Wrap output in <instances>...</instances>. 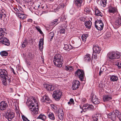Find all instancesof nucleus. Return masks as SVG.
<instances>
[{
    "mask_svg": "<svg viewBox=\"0 0 121 121\" xmlns=\"http://www.w3.org/2000/svg\"><path fill=\"white\" fill-rule=\"evenodd\" d=\"M36 101L35 99L33 98L28 102V107L30 111H32L31 113L33 115L37 114L39 110L38 105L37 102L36 103Z\"/></svg>",
    "mask_w": 121,
    "mask_h": 121,
    "instance_id": "nucleus-1",
    "label": "nucleus"
},
{
    "mask_svg": "<svg viewBox=\"0 0 121 121\" xmlns=\"http://www.w3.org/2000/svg\"><path fill=\"white\" fill-rule=\"evenodd\" d=\"M7 75L8 73L6 70L0 69V78L1 79L3 84L5 86L7 85L8 82L9 83L11 82L10 78Z\"/></svg>",
    "mask_w": 121,
    "mask_h": 121,
    "instance_id": "nucleus-2",
    "label": "nucleus"
},
{
    "mask_svg": "<svg viewBox=\"0 0 121 121\" xmlns=\"http://www.w3.org/2000/svg\"><path fill=\"white\" fill-rule=\"evenodd\" d=\"M63 57L60 54H57L54 56V63L56 66L58 67H62Z\"/></svg>",
    "mask_w": 121,
    "mask_h": 121,
    "instance_id": "nucleus-3",
    "label": "nucleus"
},
{
    "mask_svg": "<svg viewBox=\"0 0 121 121\" xmlns=\"http://www.w3.org/2000/svg\"><path fill=\"white\" fill-rule=\"evenodd\" d=\"M107 56L110 59L112 60L119 58L120 55L119 53L112 52L108 53L107 54Z\"/></svg>",
    "mask_w": 121,
    "mask_h": 121,
    "instance_id": "nucleus-4",
    "label": "nucleus"
},
{
    "mask_svg": "<svg viewBox=\"0 0 121 121\" xmlns=\"http://www.w3.org/2000/svg\"><path fill=\"white\" fill-rule=\"evenodd\" d=\"M62 95L61 92L60 90H56L53 92L52 94L53 98L56 101L59 100L61 98Z\"/></svg>",
    "mask_w": 121,
    "mask_h": 121,
    "instance_id": "nucleus-5",
    "label": "nucleus"
},
{
    "mask_svg": "<svg viewBox=\"0 0 121 121\" xmlns=\"http://www.w3.org/2000/svg\"><path fill=\"white\" fill-rule=\"evenodd\" d=\"M95 26L98 30H102L104 27V24L101 20H98L95 21Z\"/></svg>",
    "mask_w": 121,
    "mask_h": 121,
    "instance_id": "nucleus-6",
    "label": "nucleus"
},
{
    "mask_svg": "<svg viewBox=\"0 0 121 121\" xmlns=\"http://www.w3.org/2000/svg\"><path fill=\"white\" fill-rule=\"evenodd\" d=\"M14 117V113L10 110L8 111L6 114L5 118L9 121H10Z\"/></svg>",
    "mask_w": 121,
    "mask_h": 121,
    "instance_id": "nucleus-7",
    "label": "nucleus"
},
{
    "mask_svg": "<svg viewBox=\"0 0 121 121\" xmlns=\"http://www.w3.org/2000/svg\"><path fill=\"white\" fill-rule=\"evenodd\" d=\"M75 73L76 76H78L79 78L82 80L84 78V74L83 70L78 69L75 72Z\"/></svg>",
    "mask_w": 121,
    "mask_h": 121,
    "instance_id": "nucleus-8",
    "label": "nucleus"
},
{
    "mask_svg": "<svg viewBox=\"0 0 121 121\" xmlns=\"http://www.w3.org/2000/svg\"><path fill=\"white\" fill-rule=\"evenodd\" d=\"M0 42L7 46H8L10 44L9 40L6 38L4 37H3L0 38Z\"/></svg>",
    "mask_w": 121,
    "mask_h": 121,
    "instance_id": "nucleus-9",
    "label": "nucleus"
},
{
    "mask_svg": "<svg viewBox=\"0 0 121 121\" xmlns=\"http://www.w3.org/2000/svg\"><path fill=\"white\" fill-rule=\"evenodd\" d=\"M80 85V82L78 80H76L73 81L72 85L73 90H75L78 89Z\"/></svg>",
    "mask_w": 121,
    "mask_h": 121,
    "instance_id": "nucleus-10",
    "label": "nucleus"
},
{
    "mask_svg": "<svg viewBox=\"0 0 121 121\" xmlns=\"http://www.w3.org/2000/svg\"><path fill=\"white\" fill-rule=\"evenodd\" d=\"M93 49L94 54H99L100 52L101 49L98 45H94Z\"/></svg>",
    "mask_w": 121,
    "mask_h": 121,
    "instance_id": "nucleus-11",
    "label": "nucleus"
},
{
    "mask_svg": "<svg viewBox=\"0 0 121 121\" xmlns=\"http://www.w3.org/2000/svg\"><path fill=\"white\" fill-rule=\"evenodd\" d=\"M7 103L5 101H1L0 103V109L3 110L5 109L8 107Z\"/></svg>",
    "mask_w": 121,
    "mask_h": 121,
    "instance_id": "nucleus-12",
    "label": "nucleus"
},
{
    "mask_svg": "<svg viewBox=\"0 0 121 121\" xmlns=\"http://www.w3.org/2000/svg\"><path fill=\"white\" fill-rule=\"evenodd\" d=\"M58 113L59 119L61 120H63L64 118V113L62 109H59L58 110Z\"/></svg>",
    "mask_w": 121,
    "mask_h": 121,
    "instance_id": "nucleus-13",
    "label": "nucleus"
},
{
    "mask_svg": "<svg viewBox=\"0 0 121 121\" xmlns=\"http://www.w3.org/2000/svg\"><path fill=\"white\" fill-rule=\"evenodd\" d=\"M44 87L48 91L53 90L55 88V87L53 85L48 84H44Z\"/></svg>",
    "mask_w": 121,
    "mask_h": 121,
    "instance_id": "nucleus-14",
    "label": "nucleus"
},
{
    "mask_svg": "<svg viewBox=\"0 0 121 121\" xmlns=\"http://www.w3.org/2000/svg\"><path fill=\"white\" fill-rule=\"evenodd\" d=\"M108 118L112 120L113 121H115L116 120V116L114 113H109L108 115Z\"/></svg>",
    "mask_w": 121,
    "mask_h": 121,
    "instance_id": "nucleus-15",
    "label": "nucleus"
},
{
    "mask_svg": "<svg viewBox=\"0 0 121 121\" xmlns=\"http://www.w3.org/2000/svg\"><path fill=\"white\" fill-rule=\"evenodd\" d=\"M16 14L17 17L22 19H25L27 17L26 15L21 13L19 12L16 13Z\"/></svg>",
    "mask_w": 121,
    "mask_h": 121,
    "instance_id": "nucleus-16",
    "label": "nucleus"
},
{
    "mask_svg": "<svg viewBox=\"0 0 121 121\" xmlns=\"http://www.w3.org/2000/svg\"><path fill=\"white\" fill-rule=\"evenodd\" d=\"M95 15L96 16H99L101 17L103 16V15L102 13L97 8L95 9Z\"/></svg>",
    "mask_w": 121,
    "mask_h": 121,
    "instance_id": "nucleus-17",
    "label": "nucleus"
},
{
    "mask_svg": "<svg viewBox=\"0 0 121 121\" xmlns=\"http://www.w3.org/2000/svg\"><path fill=\"white\" fill-rule=\"evenodd\" d=\"M82 2V0H74V3L75 5L78 7H80Z\"/></svg>",
    "mask_w": 121,
    "mask_h": 121,
    "instance_id": "nucleus-18",
    "label": "nucleus"
},
{
    "mask_svg": "<svg viewBox=\"0 0 121 121\" xmlns=\"http://www.w3.org/2000/svg\"><path fill=\"white\" fill-rule=\"evenodd\" d=\"M84 60L86 62L90 61L91 60V55L90 54H87L84 56Z\"/></svg>",
    "mask_w": 121,
    "mask_h": 121,
    "instance_id": "nucleus-19",
    "label": "nucleus"
},
{
    "mask_svg": "<svg viewBox=\"0 0 121 121\" xmlns=\"http://www.w3.org/2000/svg\"><path fill=\"white\" fill-rule=\"evenodd\" d=\"M115 115L119 119L120 121H121V114L118 110H115L114 112Z\"/></svg>",
    "mask_w": 121,
    "mask_h": 121,
    "instance_id": "nucleus-20",
    "label": "nucleus"
},
{
    "mask_svg": "<svg viewBox=\"0 0 121 121\" xmlns=\"http://www.w3.org/2000/svg\"><path fill=\"white\" fill-rule=\"evenodd\" d=\"M115 24L117 26H121V18L120 16V17L117 18L115 21Z\"/></svg>",
    "mask_w": 121,
    "mask_h": 121,
    "instance_id": "nucleus-21",
    "label": "nucleus"
},
{
    "mask_svg": "<svg viewBox=\"0 0 121 121\" xmlns=\"http://www.w3.org/2000/svg\"><path fill=\"white\" fill-rule=\"evenodd\" d=\"M110 81L112 82L117 81L118 78L115 75H112L110 76Z\"/></svg>",
    "mask_w": 121,
    "mask_h": 121,
    "instance_id": "nucleus-22",
    "label": "nucleus"
},
{
    "mask_svg": "<svg viewBox=\"0 0 121 121\" xmlns=\"http://www.w3.org/2000/svg\"><path fill=\"white\" fill-rule=\"evenodd\" d=\"M112 99V98L109 95H106L104 96L103 97V100L104 102H106Z\"/></svg>",
    "mask_w": 121,
    "mask_h": 121,
    "instance_id": "nucleus-23",
    "label": "nucleus"
},
{
    "mask_svg": "<svg viewBox=\"0 0 121 121\" xmlns=\"http://www.w3.org/2000/svg\"><path fill=\"white\" fill-rule=\"evenodd\" d=\"M49 118L51 119L54 120L55 119V117L53 113L51 112H48L47 113Z\"/></svg>",
    "mask_w": 121,
    "mask_h": 121,
    "instance_id": "nucleus-24",
    "label": "nucleus"
},
{
    "mask_svg": "<svg viewBox=\"0 0 121 121\" xmlns=\"http://www.w3.org/2000/svg\"><path fill=\"white\" fill-rule=\"evenodd\" d=\"M46 118V116L44 114H41L37 118V119H39L42 120L43 121H45Z\"/></svg>",
    "mask_w": 121,
    "mask_h": 121,
    "instance_id": "nucleus-25",
    "label": "nucleus"
},
{
    "mask_svg": "<svg viewBox=\"0 0 121 121\" xmlns=\"http://www.w3.org/2000/svg\"><path fill=\"white\" fill-rule=\"evenodd\" d=\"M84 25L87 28H90L91 27V22L89 21L85 22L84 23Z\"/></svg>",
    "mask_w": 121,
    "mask_h": 121,
    "instance_id": "nucleus-26",
    "label": "nucleus"
},
{
    "mask_svg": "<svg viewBox=\"0 0 121 121\" xmlns=\"http://www.w3.org/2000/svg\"><path fill=\"white\" fill-rule=\"evenodd\" d=\"M65 47L64 48V49L68 51H69L72 48V47L71 45H68L66 44H65Z\"/></svg>",
    "mask_w": 121,
    "mask_h": 121,
    "instance_id": "nucleus-27",
    "label": "nucleus"
},
{
    "mask_svg": "<svg viewBox=\"0 0 121 121\" xmlns=\"http://www.w3.org/2000/svg\"><path fill=\"white\" fill-rule=\"evenodd\" d=\"M108 11L110 13H114L117 12V9L115 7H112L108 9Z\"/></svg>",
    "mask_w": 121,
    "mask_h": 121,
    "instance_id": "nucleus-28",
    "label": "nucleus"
},
{
    "mask_svg": "<svg viewBox=\"0 0 121 121\" xmlns=\"http://www.w3.org/2000/svg\"><path fill=\"white\" fill-rule=\"evenodd\" d=\"M58 20L57 19H54V20L52 21L50 25L51 26H55L58 23Z\"/></svg>",
    "mask_w": 121,
    "mask_h": 121,
    "instance_id": "nucleus-29",
    "label": "nucleus"
},
{
    "mask_svg": "<svg viewBox=\"0 0 121 121\" xmlns=\"http://www.w3.org/2000/svg\"><path fill=\"white\" fill-rule=\"evenodd\" d=\"M54 33L53 32H52L49 33L48 35L49 38L50 39V41H52L54 36Z\"/></svg>",
    "mask_w": 121,
    "mask_h": 121,
    "instance_id": "nucleus-30",
    "label": "nucleus"
},
{
    "mask_svg": "<svg viewBox=\"0 0 121 121\" xmlns=\"http://www.w3.org/2000/svg\"><path fill=\"white\" fill-rule=\"evenodd\" d=\"M0 54L2 56H5L8 55V52L5 51H3L0 52Z\"/></svg>",
    "mask_w": 121,
    "mask_h": 121,
    "instance_id": "nucleus-31",
    "label": "nucleus"
},
{
    "mask_svg": "<svg viewBox=\"0 0 121 121\" xmlns=\"http://www.w3.org/2000/svg\"><path fill=\"white\" fill-rule=\"evenodd\" d=\"M65 69L67 71H69L70 72H71L73 70V69L72 67L71 66H65Z\"/></svg>",
    "mask_w": 121,
    "mask_h": 121,
    "instance_id": "nucleus-32",
    "label": "nucleus"
},
{
    "mask_svg": "<svg viewBox=\"0 0 121 121\" xmlns=\"http://www.w3.org/2000/svg\"><path fill=\"white\" fill-rule=\"evenodd\" d=\"M87 35L86 34V35H82V41L83 42H85L86 40Z\"/></svg>",
    "mask_w": 121,
    "mask_h": 121,
    "instance_id": "nucleus-33",
    "label": "nucleus"
},
{
    "mask_svg": "<svg viewBox=\"0 0 121 121\" xmlns=\"http://www.w3.org/2000/svg\"><path fill=\"white\" fill-rule=\"evenodd\" d=\"M93 100V101L92 102L94 104H98L100 102V100L97 98L96 99H95V100Z\"/></svg>",
    "mask_w": 121,
    "mask_h": 121,
    "instance_id": "nucleus-34",
    "label": "nucleus"
},
{
    "mask_svg": "<svg viewBox=\"0 0 121 121\" xmlns=\"http://www.w3.org/2000/svg\"><path fill=\"white\" fill-rule=\"evenodd\" d=\"M94 108V106L91 104L88 105L87 107V109L89 110L93 109Z\"/></svg>",
    "mask_w": 121,
    "mask_h": 121,
    "instance_id": "nucleus-35",
    "label": "nucleus"
},
{
    "mask_svg": "<svg viewBox=\"0 0 121 121\" xmlns=\"http://www.w3.org/2000/svg\"><path fill=\"white\" fill-rule=\"evenodd\" d=\"M28 44L27 42L25 40H24L22 44V47L23 48L25 47Z\"/></svg>",
    "mask_w": 121,
    "mask_h": 121,
    "instance_id": "nucleus-36",
    "label": "nucleus"
},
{
    "mask_svg": "<svg viewBox=\"0 0 121 121\" xmlns=\"http://www.w3.org/2000/svg\"><path fill=\"white\" fill-rule=\"evenodd\" d=\"M47 96V95H45L42 97L41 99V102L44 103L45 102Z\"/></svg>",
    "mask_w": 121,
    "mask_h": 121,
    "instance_id": "nucleus-37",
    "label": "nucleus"
},
{
    "mask_svg": "<svg viewBox=\"0 0 121 121\" xmlns=\"http://www.w3.org/2000/svg\"><path fill=\"white\" fill-rule=\"evenodd\" d=\"M45 102H46L47 103H49L52 102V101L50 99L49 97L47 96L46 98V100Z\"/></svg>",
    "mask_w": 121,
    "mask_h": 121,
    "instance_id": "nucleus-38",
    "label": "nucleus"
},
{
    "mask_svg": "<svg viewBox=\"0 0 121 121\" xmlns=\"http://www.w3.org/2000/svg\"><path fill=\"white\" fill-rule=\"evenodd\" d=\"M36 29L41 34H43V32L40 30V28L39 26H36L35 27Z\"/></svg>",
    "mask_w": 121,
    "mask_h": 121,
    "instance_id": "nucleus-39",
    "label": "nucleus"
},
{
    "mask_svg": "<svg viewBox=\"0 0 121 121\" xmlns=\"http://www.w3.org/2000/svg\"><path fill=\"white\" fill-rule=\"evenodd\" d=\"M93 118L94 121H97L98 119V117L97 116H93Z\"/></svg>",
    "mask_w": 121,
    "mask_h": 121,
    "instance_id": "nucleus-40",
    "label": "nucleus"
},
{
    "mask_svg": "<svg viewBox=\"0 0 121 121\" xmlns=\"http://www.w3.org/2000/svg\"><path fill=\"white\" fill-rule=\"evenodd\" d=\"M60 33L64 34L65 32V29L64 28H61L60 30Z\"/></svg>",
    "mask_w": 121,
    "mask_h": 121,
    "instance_id": "nucleus-41",
    "label": "nucleus"
},
{
    "mask_svg": "<svg viewBox=\"0 0 121 121\" xmlns=\"http://www.w3.org/2000/svg\"><path fill=\"white\" fill-rule=\"evenodd\" d=\"M84 11L85 12H86L87 13H89L90 11V10L88 8L86 7V8L84 10Z\"/></svg>",
    "mask_w": 121,
    "mask_h": 121,
    "instance_id": "nucleus-42",
    "label": "nucleus"
},
{
    "mask_svg": "<svg viewBox=\"0 0 121 121\" xmlns=\"http://www.w3.org/2000/svg\"><path fill=\"white\" fill-rule=\"evenodd\" d=\"M5 29L4 28L0 29V34L3 32H5Z\"/></svg>",
    "mask_w": 121,
    "mask_h": 121,
    "instance_id": "nucleus-43",
    "label": "nucleus"
},
{
    "mask_svg": "<svg viewBox=\"0 0 121 121\" xmlns=\"http://www.w3.org/2000/svg\"><path fill=\"white\" fill-rule=\"evenodd\" d=\"M103 72L104 69H102L101 68L99 73V76H100L101 75V74L103 73Z\"/></svg>",
    "mask_w": 121,
    "mask_h": 121,
    "instance_id": "nucleus-44",
    "label": "nucleus"
},
{
    "mask_svg": "<svg viewBox=\"0 0 121 121\" xmlns=\"http://www.w3.org/2000/svg\"><path fill=\"white\" fill-rule=\"evenodd\" d=\"M96 95H93L92 97L91 98V99L92 100V101L93 102V99H96Z\"/></svg>",
    "mask_w": 121,
    "mask_h": 121,
    "instance_id": "nucleus-45",
    "label": "nucleus"
},
{
    "mask_svg": "<svg viewBox=\"0 0 121 121\" xmlns=\"http://www.w3.org/2000/svg\"><path fill=\"white\" fill-rule=\"evenodd\" d=\"M43 40L40 39L39 42V45H43Z\"/></svg>",
    "mask_w": 121,
    "mask_h": 121,
    "instance_id": "nucleus-46",
    "label": "nucleus"
},
{
    "mask_svg": "<svg viewBox=\"0 0 121 121\" xmlns=\"http://www.w3.org/2000/svg\"><path fill=\"white\" fill-rule=\"evenodd\" d=\"M22 118L23 121H30L26 117H22Z\"/></svg>",
    "mask_w": 121,
    "mask_h": 121,
    "instance_id": "nucleus-47",
    "label": "nucleus"
},
{
    "mask_svg": "<svg viewBox=\"0 0 121 121\" xmlns=\"http://www.w3.org/2000/svg\"><path fill=\"white\" fill-rule=\"evenodd\" d=\"M39 47L40 51H42L43 48V45H39Z\"/></svg>",
    "mask_w": 121,
    "mask_h": 121,
    "instance_id": "nucleus-48",
    "label": "nucleus"
},
{
    "mask_svg": "<svg viewBox=\"0 0 121 121\" xmlns=\"http://www.w3.org/2000/svg\"><path fill=\"white\" fill-rule=\"evenodd\" d=\"M100 4L103 7H105L106 6V5H105V4H104L103 2L102 1L100 0Z\"/></svg>",
    "mask_w": 121,
    "mask_h": 121,
    "instance_id": "nucleus-49",
    "label": "nucleus"
},
{
    "mask_svg": "<svg viewBox=\"0 0 121 121\" xmlns=\"http://www.w3.org/2000/svg\"><path fill=\"white\" fill-rule=\"evenodd\" d=\"M6 32H3L0 34V36H2L6 35Z\"/></svg>",
    "mask_w": 121,
    "mask_h": 121,
    "instance_id": "nucleus-50",
    "label": "nucleus"
},
{
    "mask_svg": "<svg viewBox=\"0 0 121 121\" xmlns=\"http://www.w3.org/2000/svg\"><path fill=\"white\" fill-rule=\"evenodd\" d=\"M93 56L94 57V58L95 59H96L97 58V56L96 54H93Z\"/></svg>",
    "mask_w": 121,
    "mask_h": 121,
    "instance_id": "nucleus-51",
    "label": "nucleus"
},
{
    "mask_svg": "<svg viewBox=\"0 0 121 121\" xmlns=\"http://www.w3.org/2000/svg\"><path fill=\"white\" fill-rule=\"evenodd\" d=\"M101 0L104 2V4L106 5L107 3V0Z\"/></svg>",
    "mask_w": 121,
    "mask_h": 121,
    "instance_id": "nucleus-52",
    "label": "nucleus"
},
{
    "mask_svg": "<svg viewBox=\"0 0 121 121\" xmlns=\"http://www.w3.org/2000/svg\"><path fill=\"white\" fill-rule=\"evenodd\" d=\"M69 101L72 104L74 102L73 99L72 98H71L70 99Z\"/></svg>",
    "mask_w": 121,
    "mask_h": 121,
    "instance_id": "nucleus-53",
    "label": "nucleus"
},
{
    "mask_svg": "<svg viewBox=\"0 0 121 121\" xmlns=\"http://www.w3.org/2000/svg\"><path fill=\"white\" fill-rule=\"evenodd\" d=\"M118 67L119 69H120L121 68V63L120 62L119 64H118Z\"/></svg>",
    "mask_w": 121,
    "mask_h": 121,
    "instance_id": "nucleus-54",
    "label": "nucleus"
},
{
    "mask_svg": "<svg viewBox=\"0 0 121 121\" xmlns=\"http://www.w3.org/2000/svg\"><path fill=\"white\" fill-rule=\"evenodd\" d=\"M13 89L12 88H10L9 89V91L10 92H13Z\"/></svg>",
    "mask_w": 121,
    "mask_h": 121,
    "instance_id": "nucleus-55",
    "label": "nucleus"
},
{
    "mask_svg": "<svg viewBox=\"0 0 121 121\" xmlns=\"http://www.w3.org/2000/svg\"><path fill=\"white\" fill-rule=\"evenodd\" d=\"M13 9L16 11L19 12V9H17L16 8H14Z\"/></svg>",
    "mask_w": 121,
    "mask_h": 121,
    "instance_id": "nucleus-56",
    "label": "nucleus"
},
{
    "mask_svg": "<svg viewBox=\"0 0 121 121\" xmlns=\"http://www.w3.org/2000/svg\"><path fill=\"white\" fill-rule=\"evenodd\" d=\"M88 105L87 104H85L84 105H83V108H86L88 106Z\"/></svg>",
    "mask_w": 121,
    "mask_h": 121,
    "instance_id": "nucleus-57",
    "label": "nucleus"
},
{
    "mask_svg": "<svg viewBox=\"0 0 121 121\" xmlns=\"http://www.w3.org/2000/svg\"><path fill=\"white\" fill-rule=\"evenodd\" d=\"M120 62L118 61H117L116 63V64H115L116 65H117V66L118 65V64H119Z\"/></svg>",
    "mask_w": 121,
    "mask_h": 121,
    "instance_id": "nucleus-58",
    "label": "nucleus"
},
{
    "mask_svg": "<svg viewBox=\"0 0 121 121\" xmlns=\"http://www.w3.org/2000/svg\"><path fill=\"white\" fill-rule=\"evenodd\" d=\"M28 22H32V20L31 19H29L28 20Z\"/></svg>",
    "mask_w": 121,
    "mask_h": 121,
    "instance_id": "nucleus-59",
    "label": "nucleus"
},
{
    "mask_svg": "<svg viewBox=\"0 0 121 121\" xmlns=\"http://www.w3.org/2000/svg\"><path fill=\"white\" fill-rule=\"evenodd\" d=\"M51 106L53 109H55V106L54 105H53V104H52L51 105Z\"/></svg>",
    "mask_w": 121,
    "mask_h": 121,
    "instance_id": "nucleus-60",
    "label": "nucleus"
},
{
    "mask_svg": "<svg viewBox=\"0 0 121 121\" xmlns=\"http://www.w3.org/2000/svg\"><path fill=\"white\" fill-rule=\"evenodd\" d=\"M11 70L13 73L14 74H15V72L14 71V70L12 68L11 69Z\"/></svg>",
    "mask_w": 121,
    "mask_h": 121,
    "instance_id": "nucleus-61",
    "label": "nucleus"
},
{
    "mask_svg": "<svg viewBox=\"0 0 121 121\" xmlns=\"http://www.w3.org/2000/svg\"><path fill=\"white\" fill-rule=\"evenodd\" d=\"M82 110L83 111H84V112H85V110H85V109H87V108H83V107H82Z\"/></svg>",
    "mask_w": 121,
    "mask_h": 121,
    "instance_id": "nucleus-62",
    "label": "nucleus"
},
{
    "mask_svg": "<svg viewBox=\"0 0 121 121\" xmlns=\"http://www.w3.org/2000/svg\"><path fill=\"white\" fill-rule=\"evenodd\" d=\"M19 12H20V11L22 12V9L21 7H20V8H19Z\"/></svg>",
    "mask_w": 121,
    "mask_h": 121,
    "instance_id": "nucleus-63",
    "label": "nucleus"
},
{
    "mask_svg": "<svg viewBox=\"0 0 121 121\" xmlns=\"http://www.w3.org/2000/svg\"><path fill=\"white\" fill-rule=\"evenodd\" d=\"M68 104L69 105H70L72 104V103L70 102V101H69L68 102Z\"/></svg>",
    "mask_w": 121,
    "mask_h": 121,
    "instance_id": "nucleus-64",
    "label": "nucleus"
}]
</instances>
